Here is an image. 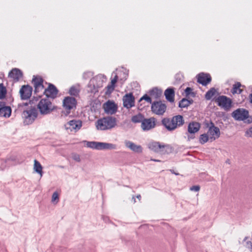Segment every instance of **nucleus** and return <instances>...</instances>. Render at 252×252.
I'll return each mask as SVG.
<instances>
[{"mask_svg":"<svg viewBox=\"0 0 252 252\" xmlns=\"http://www.w3.org/2000/svg\"><path fill=\"white\" fill-rule=\"evenodd\" d=\"M28 106V103H21L18 105V109L23 111L22 118L24 125H29L33 123L38 115L37 109L34 107L26 108Z\"/></svg>","mask_w":252,"mask_h":252,"instance_id":"1","label":"nucleus"},{"mask_svg":"<svg viewBox=\"0 0 252 252\" xmlns=\"http://www.w3.org/2000/svg\"><path fill=\"white\" fill-rule=\"evenodd\" d=\"M184 123L183 117L180 115L174 116L171 118H164L161 120V124L169 131L182 126Z\"/></svg>","mask_w":252,"mask_h":252,"instance_id":"2","label":"nucleus"},{"mask_svg":"<svg viewBox=\"0 0 252 252\" xmlns=\"http://www.w3.org/2000/svg\"><path fill=\"white\" fill-rule=\"evenodd\" d=\"M116 118L108 116L98 119L95 123V126L97 129L105 130L114 127L116 125Z\"/></svg>","mask_w":252,"mask_h":252,"instance_id":"3","label":"nucleus"},{"mask_svg":"<svg viewBox=\"0 0 252 252\" xmlns=\"http://www.w3.org/2000/svg\"><path fill=\"white\" fill-rule=\"evenodd\" d=\"M37 108L41 115H47L54 109V106L48 98H42L37 104Z\"/></svg>","mask_w":252,"mask_h":252,"instance_id":"4","label":"nucleus"},{"mask_svg":"<svg viewBox=\"0 0 252 252\" xmlns=\"http://www.w3.org/2000/svg\"><path fill=\"white\" fill-rule=\"evenodd\" d=\"M86 146L87 147L97 150L115 149L116 147L113 144L95 141L87 142Z\"/></svg>","mask_w":252,"mask_h":252,"instance_id":"5","label":"nucleus"},{"mask_svg":"<svg viewBox=\"0 0 252 252\" xmlns=\"http://www.w3.org/2000/svg\"><path fill=\"white\" fill-rule=\"evenodd\" d=\"M102 80L100 76H95L92 78L88 85V91L95 94L98 91V88L102 86Z\"/></svg>","mask_w":252,"mask_h":252,"instance_id":"6","label":"nucleus"},{"mask_svg":"<svg viewBox=\"0 0 252 252\" xmlns=\"http://www.w3.org/2000/svg\"><path fill=\"white\" fill-rule=\"evenodd\" d=\"M77 101L76 99L71 96L65 97L63 101V106L66 111L65 115H67L70 111L76 108Z\"/></svg>","mask_w":252,"mask_h":252,"instance_id":"7","label":"nucleus"},{"mask_svg":"<svg viewBox=\"0 0 252 252\" xmlns=\"http://www.w3.org/2000/svg\"><path fill=\"white\" fill-rule=\"evenodd\" d=\"M166 104L160 100L153 102L151 105L152 111L158 115H163L166 111Z\"/></svg>","mask_w":252,"mask_h":252,"instance_id":"8","label":"nucleus"},{"mask_svg":"<svg viewBox=\"0 0 252 252\" xmlns=\"http://www.w3.org/2000/svg\"><path fill=\"white\" fill-rule=\"evenodd\" d=\"M216 102L220 107L225 110H228L232 106L231 99L225 95H220L216 99Z\"/></svg>","mask_w":252,"mask_h":252,"instance_id":"9","label":"nucleus"},{"mask_svg":"<svg viewBox=\"0 0 252 252\" xmlns=\"http://www.w3.org/2000/svg\"><path fill=\"white\" fill-rule=\"evenodd\" d=\"M248 110L244 108H238L232 113V117L236 121H245L248 116Z\"/></svg>","mask_w":252,"mask_h":252,"instance_id":"10","label":"nucleus"},{"mask_svg":"<svg viewBox=\"0 0 252 252\" xmlns=\"http://www.w3.org/2000/svg\"><path fill=\"white\" fill-rule=\"evenodd\" d=\"M200 128V124L196 122H190L188 126V131L189 135L188 136L189 140L194 138V134L198 132Z\"/></svg>","mask_w":252,"mask_h":252,"instance_id":"11","label":"nucleus"},{"mask_svg":"<svg viewBox=\"0 0 252 252\" xmlns=\"http://www.w3.org/2000/svg\"><path fill=\"white\" fill-rule=\"evenodd\" d=\"M104 112L108 115H113L116 113L118 109L117 105L113 101L108 100L103 105Z\"/></svg>","mask_w":252,"mask_h":252,"instance_id":"12","label":"nucleus"},{"mask_svg":"<svg viewBox=\"0 0 252 252\" xmlns=\"http://www.w3.org/2000/svg\"><path fill=\"white\" fill-rule=\"evenodd\" d=\"M156 122V120L154 117L144 118L141 124V128L144 131L150 130L155 127Z\"/></svg>","mask_w":252,"mask_h":252,"instance_id":"13","label":"nucleus"},{"mask_svg":"<svg viewBox=\"0 0 252 252\" xmlns=\"http://www.w3.org/2000/svg\"><path fill=\"white\" fill-rule=\"evenodd\" d=\"M82 126V123L81 121L73 120L65 124V127L66 129H69L70 131H77L81 128Z\"/></svg>","mask_w":252,"mask_h":252,"instance_id":"14","label":"nucleus"},{"mask_svg":"<svg viewBox=\"0 0 252 252\" xmlns=\"http://www.w3.org/2000/svg\"><path fill=\"white\" fill-rule=\"evenodd\" d=\"M32 88L30 86L24 85L20 90V94L22 99L26 100L29 99L32 94Z\"/></svg>","mask_w":252,"mask_h":252,"instance_id":"15","label":"nucleus"},{"mask_svg":"<svg viewBox=\"0 0 252 252\" xmlns=\"http://www.w3.org/2000/svg\"><path fill=\"white\" fill-rule=\"evenodd\" d=\"M123 105L129 109L134 106V97L131 93L127 94L123 96Z\"/></svg>","mask_w":252,"mask_h":252,"instance_id":"16","label":"nucleus"},{"mask_svg":"<svg viewBox=\"0 0 252 252\" xmlns=\"http://www.w3.org/2000/svg\"><path fill=\"white\" fill-rule=\"evenodd\" d=\"M11 108L9 106L6 105V103L0 101V117L9 118L11 114Z\"/></svg>","mask_w":252,"mask_h":252,"instance_id":"17","label":"nucleus"},{"mask_svg":"<svg viewBox=\"0 0 252 252\" xmlns=\"http://www.w3.org/2000/svg\"><path fill=\"white\" fill-rule=\"evenodd\" d=\"M44 93L47 97L55 98L57 97L58 90L54 85L50 84L48 88L45 89Z\"/></svg>","mask_w":252,"mask_h":252,"instance_id":"18","label":"nucleus"},{"mask_svg":"<svg viewBox=\"0 0 252 252\" xmlns=\"http://www.w3.org/2000/svg\"><path fill=\"white\" fill-rule=\"evenodd\" d=\"M43 80L40 77L33 76L32 83L34 87V92L37 93L44 89L43 85Z\"/></svg>","mask_w":252,"mask_h":252,"instance_id":"19","label":"nucleus"},{"mask_svg":"<svg viewBox=\"0 0 252 252\" xmlns=\"http://www.w3.org/2000/svg\"><path fill=\"white\" fill-rule=\"evenodd\" d=\"M211 81L209 74L200 73L197 75V82L203 86H206Z\"/></svg>","mask_w":252,"mask_h":252,"instance_id":"20","label":"nucleus"},{"mask_svg":"<svg viewBox=\"0 0 252 252\" xmlns=\"http://www.w3.org/2000/svg\"><path fill=\"white\" fill-rule=\"evenodd\" d=\"M124 143L126 147L129 148L133 152L135 153H142L143 149L140 145H136L133 142L128 140H125Z\"/></svg>","mask_w":252,"mask_h":252,"instance_id":"21","label":"nucleus"},{"mask_svg":"<svg viewBox=\"0 0 252 252\" xmlns=\"http://www.w3.org/2000/svg\"><path fill=\"white\" fill-rule=\"evenodd\" d=\"M165 146V145H161L159 142H152L148 145L149 148L156 153L162 152Z\"/></svg>","mask_w":252,"mask_h":252,"instance_id":"22","label":"nucleus"},{"mask_svg":"<svg viewBox=\"0 0 252 252\" xmlns=\"http://www.w3.org/2000/svg\"><path fill=\"white\" fill-rule=\"evenodd\" d=\"M22 71L16 68L12 69L8 74V76L16 81H19L22 78Z\"/></svg>","mask_w":252,"mask_h":252,"instance_id":"23","label":"nucleus"},{"mask_svg":"<svg viewBox=\"0 0 252 252\" xmlns=\"http://www.w3.org/2000/svg\"><path fill=\"white\" fill-rule=\"evenodd\" d=\"M164 95L166 99L170 102L174 101L175 91L173 88H168L165 90Z\"/></svg>","mask_w":252,"mask_h":252,"instance_id":"24","label":"nucleus"},{"mask_svg":"<svg viewBox=\"0 0 252 252\" xmlns=\"http://www.w3.org/2000/svg\"><path fill=\"white\" fill-rule=\"evenodd\" d=\"M208 133L209 135L212 136L211 138H213L214 139L218 138L220 136V130L219 127L216 126L209 127L208 129Z\"/></svg>","mask_w":252,"mask_h":252,"instance_id":"25","label":"nucleus"},{"mask_svg":"<svg viewBox=\"0 0 252 252\" xmlns=\"http://www.w3.org/2000/svg\"><path fill=\"white\" fill-rule=\"evenodd\" d=\"M42 168V166L40 163L37 160L35 159L34 160L33 169L34 171L39 174L41 177L42 176L43 173Z\"/></svg>","mask_w":252,"mask_h":252,"instance_id":"26","label":"nucleus"},{"mask_svg":"<svg viewBox=\"0 0 252 252\" xmlns=\"http://www.w3.org/2000/svg\"><path fill=\"white\" fill-rule=\"evenodd\" d=\"M80 91L79 85L72 86L70 88L68 93L70 95L77 96L79 95Z\"/></svg>","mask_w":252,"mask_h":252,"instance_id":"27","label":"nucleus"},{"mask_svg":"<svg viewBox=\"0 0 252 252\" xmlns=\"http://www.w3.org/2000/svg\"><path fill=\"white\" fill-rule=\"evenodd\" d=\"M193 102V100H188L186 98H183L179 103V107L180 108H186Z\"/></svg>","mask_w":252,"mask_h":252,"instance_id":"28","label":"nucleus"},{"mask_svg":"<svg viewBox=\"0 0 252 252\" xmlns=\"http://www.w3.org/2000/svg\"><path fill=\"white\" fill-rule=\"evenodd\" d=\"M242 86L241 83L240 82H236L233 86V88L232 90V93L233 94H241L242 92V90L240 89V87Z\"/></svg>","mask_w":252,"mask_h":252,"instance_id":"29","label":"nucleus"},{"mask_svg":"<svg viewBox=\"0 0 252 252\" xmlns=\"http://www.w3.org/2000/svg\"><path fill=\"white\" fill-rule=\"evenodd\" d=\"M144 118L141 114L134 115L131 118V121L134 123H142Z\"/></svg>","mask_w":252,"mask_h":252,"instance_id":"30","label":"nucleus"},{"mask_svg":"<svg viewBox=\"0 0 252 252\" xmlns=\"http://www.w3.org/2000/svg\"><path fill=\"white\" fill-rule=\"evenodd\" d=\"M149 93L151 96L154 97L155 98L159 97L161 94V92L158 90L157 88L153 89L150 91Z\"/></svg>","mask_w":252,"mask_h":252,"instance_id":"31","label":"nucleus"},{"mask_svg":"<svg viewBox=\"0 0 252 252\" xmlns=\"http://www.w3.org/2000/svg\"><path fill=\"white\" fill-rule=\"evenodd\" d=\"M216 90L214 88H211L205 94V98L210 100L215 94Z\"/></svg>","mask_w":252,"mask_h":252,"instance_id":"32","label":"nucleus"},{"mask_svg":"<svg viewBox=\"0 0 252 252\" xmlns=\"http://www.w3.org/2000/svg\"><path fill=\"white\" fill-rule=\"evenodd\" d=\"M6 93L7 90L6 88L3 86V84H0V99L4 98Z\"/></svg>","mask_w":252,"mask_h":252,"instance_id":"33","label":"nucleus"},{"mask_svg":"<svg viewBox=\"0 0 252 252\" xmlns=\"http://www.w3.org/2000/svg\"><path fill=\"white\" fill-rule=\"evenodd\" d=\"M118 79V77L117 74H116L114 77V78L111 81V85H108L107 88L109 90H111V91L114 90L115 88V84L117 82Z\"/></svg>","mask_w":252,"mask_h":252,"instance_id":"34","label":"nucleus"},{"mask_svg":"<svg viewBox=\"0 0 252 252\" xmlns=\"http://www.w3.org/2000/svg\"><path fill=\"white\" fill-rule=\"evenodd\" d=\"M209 140V137L207 134H203L200 136L199 142L201 144H204L206 143Z\"/></svg>","mask_w":252,"mask_h":252,"instance_id":"35","label":"nucleus"},{"mask_svg":"<svg viewBox=\"0 0 252 252\" xmlns=\"http://www.w3.org/2000/svg\"><path fill=\"white\" fill-rule=\"evenodd\" d=\"M59 200V194L57 191L54 192L52 196V202H56V203L58 202Z\"/></svg>","mask_w":252,"mask_h":252,"instance_id":"36","label":"nucleus"},{"mask_svg":"<svg viewBox=\"0 0 252 252\" xmlns=\"http://www.w3.org/2000/svg\"><path fill=\"white\" fill-rule=\"evenodd\" d=\"M93 74L91 71H87L84 73L83 75V78L85 80L89 79L93 76Z\"/></svg>","mask_w":252,"mask_h":252,"instance_id":"37","label":"nucleus"},{"mask_svg":"<svg viewBox=\"0 0 252 252\" xmlns=\"http://www.w3.org/2000/svg\"><path fill=\"white\" fill-rule=\"evenodd\" d=\"M142 100H145L148 102L150 103L151 104L152 103V99L150 96H149L147 94L144 95L139 100V101H141Z\"/></svg>","mask_w":252,"mask_h":252,"instance_id":"38","label":"nucleus"},{"mask_svg":"<svg viewBox=\"0 0 252 252\" xmlns=\"http://www.w3.org/2000/svg\"><path fill=\"white\" fill-rule=\"evenodd\" d=\"M71 157L73 160L77 162H80L81 161L80 156L76 153L72 154Z\"/></svg>","mask_w":252,"mask_h":252,"instance_id":"39","label":"nucleus"},{"mask_svg":"<svg viewBox=\"0 0 252 252\" xmlns=\"http://www.w3.org/2000/svg\"><path fill=\"white\" fill-rule=\"evenodd\" d=\"M200 186L198 185L193 186L190 188V190L191 191H198L200 190Z\"/></svg>","mask_w":252,"mask_h":252,"instance_id":"40","label":"nucleus"},{"mask_svg":"<svg viewBox=\"0 0 252 252\" xmlns=\"http://www.w3.org/2000/svg\"><path fill=\"white\" fill-rule=\"evenodd\" d=\"M246 248L249 249L251 252H252V242L251 241H247L245 245Z\"/></svg>","mask_w":252,"mask_h":252,"instance_id":"41","label":"nucleus"},{"mask_svg":"<svg viewBox=\"0 0 252 252\" xmlns=\"http://www.w3.org/2000/svg\"><path fill=\"white\" fill-rule=\"evenodd\" d=\"M245 123L251 124L252 123V116L249 115V112L248 111V116L246 120L244 121Z\"/></svg>","mask_w":252,"mask_h":252,"instance_id":"42","label":"nucleus"},{"mask_svg":"<svg viewBox=\"0 0 252 252\" xmlns=\"http://www.w3.org/2000/svg\"><path fill=\"white\" fill-rule=\"evenodd\" d=\"M246 135L250 137H252V126L250 127L246 132Z\"/></svg>","mask_w":252,"mask_h":252,"instance_id":"43","label":"nucleus"},{"mask_svg":"<svg viewBox=\"0 0 252 252\" xmlns=\"http://www.w3.org/2000/svg\"><path fill=\"white\" fill-rule=\"evenodd\" d=\"M192 90L191 88L187 87L185 90L186 96L189 95L191 94Z\"/></svg>","mask_w":252,"mask_h":252,"instance_id":"44","label":"nucleus"},{"mask_svg":"<svg viewBox=\"0 0 252 252\" xmlns=\"http://www.w3.org/2000/svg\"><path fill=\"white\" fill-rule=\"evenodd\" d=\"M212 126H213V127H216L214 125V124L212 122H210V123L208 124L207 126L209 129V127H212Z\"/></svg>","mask_w":252,"mask_h":252,"instance_id":"45","label":"nucleus"},{"mask_svg":"<svg viewBox=\"0 0 252 252\" xmlns=\"http://www.w3.org/2000/svg\"><path fill=\"white\" fill-rule=\"evenodd\" d=\"M103 219L104 221H106L109 219L107 217H103Z\"/></svg>","mask_w":252,"mask_h":252,"instance_id":"46","label":"nucleus"},{"mask_svg":"<svg viewBox=\"0 0 252 252\" xmlns=\"http://www.w3.org/2000/svg\"><path fill=\"white\" fill-rule=\"evenodd\" d=\"M151 160L152 161H156V162H160V160H159L155 159H151Z\"/></svg>","mask_w":252,"mask_h":252,"instance_id":"47","label":"nucleus"},{"mask_svg":"<svg viewBox=\"0 0 252 252\" xmlns=\"http://www.w3.org/2000/svg\"><path fill=\"white\" fill-rule=\"evenodd\" d=\"M136 197H137L139 200H140V198H141V195H140V194L137 195L136 196Z\"/></svg>","mask_w":252,"mask_h":252,"instance_id":"48","label":"nucleus"},{"mask_svg":"<svg viewBox=\"0 0 252 252\" xmlns=\"http://www.w3.org/2000/svg\"><path fill=\"white\" fill-rule=\"evenodd\" d=\"M59 167L61 168H64V166H62V165H60L59 166Z\"/></svg>","mask_w":252,"mask_h":252,"instance_id":"49","label":"nucleus"},{"mask_svg":"<svg viewBox=\"0 0 252 252\" xmlns=\"http://www.w3.org/2000/svg\"><path fill=\"white\" fill-rule=\"evenodd\" d=\"M247 239V237H246L245 238V239H244V241H246Z\"/></svg>","mask_w":252,"mask_h":252,"instance_id":"50","label":"nucleus"},{"mask_svg":"<svg viewBox=\"0 0 252 252\" xmlns=\"http://www.w3.org/2000/svg\"><path fill=\"white\" fill-rule=\"evenodd\" d=\"M133 199L134 200V202L135 203L136 202L135 199L134 197H133Z\"/></svg>","mask_w":252,"mask_h":252,"instance_id":"51","label":"nucleus"}]
</instances>
